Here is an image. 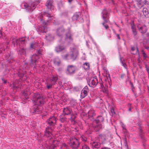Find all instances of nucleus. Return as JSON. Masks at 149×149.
Masks as SVG:
<instances>
[{
	"mask_svg": "<svg viewBox=\"0 0 149 149\" xmlns=\"http://www.w3.org/2000/svg\"><path fill=\"white\" fill-rule=\"evenodd\" d=\"M34 102L36 104H35L32 109H31V112L33 113H40L42 112V108L38 106L43 104L44 102V98L42 96H39L36 97V100L35 99Z\"/></svg>",
	"mask_w": 149,
	"mask_h": 149,
	"instance_id": "1",
	"label": "nucleus"
},
{
	"mask_svg": "<svg viewBox=\"0 0 149 149\" xmlns=\"http://www.w3.org/2000/svg\"><path fill=\"white\" fill-rule=\"evenodd\" d=\"M69 144L72 149H78L79 146L78 139L75 137L70 138Z\"/></svg>",
	"mask_w": 149,
	"mask_h": 149,
	"instance_id": "2",
	"label": "nucleus"
},
{
	"mask_svg": "<svg viewBox=\"0 0 149 149\" xmlns=\"http://www.w3.org/2000/svg\"><path fill=\"white\" fill-rule=\"evenodd\" d=\"M57 120V119L56 117L52 116L47 119L46 123L49 126L53 127L56 125Z\"/></svg>",
	"mask_w": 149,
	"mask_h": 149,
	"instance_id": "3",
	"label": "nucleus"
},
{
	"mask_svg": "<svg viewBox=\"0 0 149 149\" xmlns=\"http://www.w3.org/2000/svg\"><path fill=\"white\" fill-rule=\"evenodd\" d=\"M102 17L104 21V22L102 23V24L105 28L107 29L109 28L108 26L104 25L105 23H108L109 22L108 18V13L107 10H104L102 12Z\"/></svg>",
	"mask_w": 149,
	"mask_h": 149,
	"instance_id": "4",
	"label": "nucleus"
},
{
	"mask_svg": "<svg viewBox=\"0 0 149 149\" xmlns=\"http://www.w3.org/2000/svg\"><path fill=\"white\" fill-rule=\"evenodd\" d=\"M75 70V67L74 65H69L67 67V71L68 74H71L74 73Z\"/></svg>",
	"mask_w": 149,
	"mask_h": 149,
	"instance_id": "5",
	"label": "nucleus"
},
{
	"mask_svg": "<svg viewBox=\"0 0 149 149\" xmlns=\"http://www.w3.org/2000/svg\"><path fill=\"white\" fill-rule=\"evenodd\" d=\"M98 82L97 78L92 77L89 80V85L90 86L94 87L97 85Z\"/></svg>",
	"mask_w": 149,
	"mask_h": 149,
	"instance_id": "6",
	"label": "nucleus"
},
{
	"mask_svg": "<svg viewBox=\"0 0 149 149\" xmlns=\"http://www.w3.org/2000/svg\"><path fill=\"white\" fill-rule=\"evenodd\" d=\"M89 90L87 86H85L82 90L81 94V97L83 98L87 95Z\"/></svg>",
	"mask_w": 149,
	"mask_h": 149,
	"instance_id": "7",
	"label": "nucleus"
},
{
	"mask_svg": "<svg viewBox=\"0 0 149 149\" xmlns=\"http://www.w3.org/2000/svg\"><path fill=\"white\" fill-rule=\"evenodd\" d=\"M60 142L56 140H54L52 144L49 147V149H56V148L58 146Z\"/></svg>",
	"mask_w": 149,
	"mask_h": 149,
	"instance_id": "8",
	"label": "nucleus"
},
{
	"mask_svg": "<svg viewBox=\"0 0 149 149\" xmlns=\"http://www.w3.org/2000/svg\"><path fill=\"white\" fill-rule=\"evenodd\" d=\"M52 130L51 127H46L45 131V135L47 137H51L52 135Z\"/></svg>",
	"mask_w": 149,
	"mask_h": 149,
	"instance_id": "9",
	"label": "nucleus"
},
{
	"mask_svg": "<svg viewBox=\"0 0 149 149\" xmlns=\"http://www.w3.org/2000/svg\"><path fill=\"white\" fill-rule=\"evenodd\" d=\"M139 30L141 33L143 34L146 32L147 30V28L146 26L144 25L139 28Z\"/></svg>",
	"mask_w": 149,
	"mask_h": 149,
	"instance_id": "10",
	"label": "nucleus"
},
{
	"mask_svg": "<svg viewBox=\"0 0 149 149\" xmlns=\"http://www.w3.org/2000/svg\"><path fill=\"white\" fill-rule=\"evenodd\" d=\"M52 3L53 1L52 0H47L46 2V6L48 8L51 9L53 6L52 4Z\"/></svg>",
	"mask_w": 149,
	"mask_h": 149,
	"instance_id": "11",
	"label": "nucleus"
},
{
	"mask_svg": "<svg viewBox=\"0 0 149 149\" xmlns=\"http://www.w3.org/2000/svg\"><path fill=\"white\" fill-rule=\"evenodd\" d=\"M65 48V47L63 46L58 45L56 47L55 51L57 52H59L64 50Z\"/></svg>",
	"mask_w": 149,
	"mask_h": 149,
	"instance_id": "12",
	"label": "nucleus"
},
{
	"mask_svg": "<svg viewBox=\"0 0 149 149\" xmlns=\"http://www.w3.org/2000/svg\"><path fill=\"white\" fill-rule=\"evenodd\" d=\"M100 143L97 142H94L92 143L93 147L96 148H99L100 146Z\"/></svg>",
	"mask_w": 149,
	"mask_h": 149,
	"instance_id": "13",
	"label": "nucleus"
},
{
	"mask_svg": "<svg viewBox=\"0 0 149 149\" xmlns=\"http://www.w3.org/2000/svg\"><path fill=\"white\" fill-rule=\"evenodd\" d=\"M64 29L63 28H60L57 30V35L59 36H62L64 33Z\"/></svg>",
	"mask_w": 149,
	"mask_h": 149,
	"instance_id": "14",
	"label": "nucleus"
},
{
	"mask_svg": "<svg viewBox=\"0 0 149 149\" xmlns=\"http://www.w3.org/2000/svg\"><path fill=\"white\" fill-rule=\"evenodd\" d=\"M143 12L145 17H149V13L148 9L146 8H143Z\"/></svg>",
	"mask_w": 149,
	"mask_h": 149,
	"instance_id": "15",
	"label": "nucleus"
},
{
	"mask_svg": "<svg viewBox=\"0 0 149 149\" xmlns=\"http://www.w3.org/2000/svg\"><path fill=\"white\" fill-rule=\"evenodd\" d=\"M78 54V52L77 51H75L72 52V54L70 56L71 58L73 60L75 59L77 57Z\"/></svg>",
	"mask_w": 149,
	"mask_h": 149,
	"instance_id": "16",
	"label": "nucleus"
},
{
	"mask_svg": "<svg viewBox=\"0 0 149 149\" xmlns=\"http://www.w3.org/2000/svg\"><path fill=\"white\" fill-rule=\"evenodd\" d=\"M38 31L41 33H45L47 31V28L45 27L42 26L38 28Z\"/></svg>",
	"mask_w": 149,
	"mask_h": 149,
	"instance_id": "17",
	"label": "nucleus"
},
{
	"mask_svg": "<svg viewBox=\"0 0 149 149\" xmlns=\"http://www.w3.org/2000/svg\"><path fill=\"white\" fill-rule=\"evenodd\" d=\"M71 111V110L68 109V108H66L64 109L63 110V112L66 115H68L70 114Z\"/></svg>",
	"mask_w": 149,
	"mask_h": 149,
	"instance_id": "18",
	"label": "nucleus"
},
{
	"mask_svg": "<svg viewBox=\"0 0 149 149\" xmlns=\"http://www.w3.org/2000/svg\"><path fill=\"white\" fill-rule=\"evenodd\" d=\"M103 120V118L102 116H100L97 117V119L95 121L97 123H98L100 122H102Z\"/></svg>",
	"mask_w": 149,
	"mask_h": 149,
	"instance_id": "19",
	"label": "nucleus"
},
{
	"mask_svg": "<svg viewBox=\"0 0 149 149\" xmlns=\"http://www.w3.org/2000/svg\"><path fill=\"white\" fill-rule=\"evenodd\" d=\"M88 115L89 117H92L95 116V114L94 110H91L88 112Z\"/></svg>",
	"mask_w": 149,
	"mask_h": 149,
	"instance_id": "20",
	"label": "nucleus"
},
{
	"mask_svg": "<svg viewBox=\"0 0 149 149\" xmlns=\"http://www.w3.org/2000/svg\"><path fill=\"white\" fill-rule=\"evenodd\" d=\"M136 3L138 7L139 8H141L143 7L144 4L143 1L138 2Z\"/></svg>",
	"mask_w": 149,
	"mask_h": 149,
	"instance_id": "21",
	"label": "nucleus"
},
{
	"mask_svg": "<svg viewBox=\"0 0 149 149\" xmlns=\"http://www.w3.org/2000/svg\"><path fill=\"white\" fill-rule=\"evenodd\" d=\"M83 67L84 69L88 70L90 68V64L88 63H85L83 64Z\"/></svg>",
	"mask_w": 149,
	"mask_h": 149,
	"instance_id": "22",
	"label": "nucleus"
},
{
	"mask_svg": "<svg viewBox=\"0 0 149 149\" xmlns=\"http://www.w3.org/2000/svg\"><path fill=\"white\" fill-rule=\"evenodd\" d=\"M54 63L57 65H59L61 63V61L58 59H55L54 61Z\"/></svg>",
	"mask_w": 149,
	"mask_h": 149,
	"instance_id": "23",
	"label": "nucleus"
},
{
	"mask_svg": "<svg viewBox=\"0 0 149 149\" xmlns=\"http://www.w3.org/2000/svg\"><path fill=\"white\" fill-rule=\"evenodd\" d=\"M68 39H69L71 40H72L71 37V35L70 33H67L66 34V39L67 40Z\"/></svg>",
	"mask_w": 149,
	"mask_h": 149,
	"instance_id": "24",
	"label": "nucleus"
},
{
	"mask_svg": "<svg viewBox=\"0 0 149 149\" xmlns=\"http://www.w3.org/2000/svg\"><path fill=\"white\" fill-rule=\"evenodd\" d=\"M142 130L141 129H140V130L139 133H140V136L141 139L143 141L145 140V139L144 136L142 134Z\"/></svg>",
	"mask_w": 149,
	"mask_h": 149,
	"instance_id": "25",
	"label": "nucleus"
},
{
	"mask_svg": "<svg viewBox=\"0 0 149 149\" xmlns=\"http://www.w3.org/2000/svg\"><path fill=\"white\" fill-rule=\"evenodd\" d=\"M58 77L57 76L53 75L52 76V78L51 80L52 81H54L55 82H56L58 80Z\"/></svg>",
	"mask_w": 149,
	"mask_h": 149,
	"instance_id": "26",
	"label": "nucleus"
},
{
	"mask_svg": "<svg viewBox=\"0 0 149 149\" xmlns=\"http://www.w3.org/2000/svg\"><path fill=\"white\" fill-rule=\"evenodd\" d=\"M99 137L104 140H106L107 139L106 136L104 134H101L99 135Z\"/></svg>",
	"mask_w": 149,
	"mask_h": 149,
	"instance_id": "27",
	"label": "nucleus"
},
{
	"mask_svg": "<svg viewBox=\"0 0 149 149\" xmlns=\"http://www.w3.org/2000/svg\"><path fill=\"white\" fill-rule=\"evenodd\" d=\"M25 41V38H24L22 37L21 38H19V39L17 40V43H19V42H22Z\"/></svg>",
	"mask_w": 149,
	"mask_h": 149,
	"instance_id": "28",
	"label": "nucleus"
},
{
	"mask_svg": "<svg viewBox=\"0 0 149 149\" xmlns=\"http://www.w3.org/2000/svg\"><path fill=\"white\" fill-rule=\"evenodd\" d=\"M79 16L78 14H75L73 16V19L74 20H77L79 18Z\"/></svg>",
	"mask_w": 149,
	"mask_h": 149,
	"instance_id": "29",
	"label": "nucleus"
},
{
	"mask_svg": "<svg viewBox=\"0 0 149 149\" xmlns=\"http://www.w3.org/2000/svg\"><path fill=\"white\" fill-rule=\"evenodd\" d=\"M19 52L21 55L25 54L26 53L25 50L24 48H22L19 50Z\"/></svg>",
	"mask_w": 149,
	"mask_h": 149,
	"instance_id": "30",
	"label": "nucleus"
},
{
	"mask_svg": "<svg viewBox=\"0 0 149 149\" xmlns=\"http://www.w3.org/2000/svg\"><path fill=\"white\" fill-rule=\"evenodd\" d=\"M24 7L25 8H27V9L28 10H29L31 8H30V6L28 5L26 3H24Z\"/></svg>",
	"mask_w": 149,
	"mask_h": 149,
	"instance_id": "31",
	"label": "nucleus"
},
{
	"mask_svg": "<svg viewBox=\"0 0 149 149\" xmlns=\"http://www.w3.org/2000/svg\"><path fill=\"white\" fill-rule=\"evenodd\" d=\"M61 149H68V146L65 143H63L61 147Z\"/></svg>",
	"mask_w": 149,
	"mask_h": 149,
	"instance_id": "32",
	"label": "nucleus"
},
{
	"mask_svg": "<svg viewBox=\"0 0 149 149\" xmlns=\"http://www.w3.org/2000/svg\"><path fill=\"white\" fill-rule=\"evenodd\" d=\"M30 8H31L29 10L33 11L35 8V5L34 3H32L30 6Z\"/></svg>",
	"mask_w": 149,
	"mask_h": 149,
	"instance_id": "33",
	"label": "nucleus"
},
{
	"mask_svg": "<svg viewBox=\"0 0 149 149\" xmlns=\"http://www.w3.org/2000/svg\"><path fill=\"white\" fill-rule=\"evenodd\" d=\"M60 120L62 122H64L66 120V118L65 117H63L62 116H61Z\"/></svg>",
	"mask_w": 149,
	"mask_h": 149,
	"instance_id": "34",
	"label": "nucleus"
},
{
	"mask_svg": "<svg viewBox=\"0 0 149 149\" xmlns=\"http://www.w3.org/2000/svg\"><path fill=\"white\" fill-rule=\"evenodd\" d=\"M36 56H37V55H33L32 56V57L31 58V60L32 61V62H33L34 63H35L36 62V59H34V58H35L36 57Z\"/></svg>",
	"mask_w": 149,
	"mask_h": 149,
	"instance_id": "35",
	"label": "nucleus"
},
{
	"mask_svg": "<svg viewBox=\"0 0 149 149\" xmlns=\"http://www.w3.org/2000/svg\"><path fill=\"white\" fill-rule=\"evenodd\" d=\"M77 116L76 114L72 115L70 118V119L74 121V119Z\"/></svg>",
	"mask_w": 149,
	"mask_h": 149,
	"instance_id": "36",
	"label": "nucleus"
},
{
	"mask_svg": "<svg viewBox=\"0 0 149 149\" xmlns=\"http://www.w3.org/2000/svg\"><path fill=\"white\" fill-rule=\"evenodd\" d=\"M82 149H90V148L87 145L84 144L82 146Z\"/></svg>",
	"mask_w": 149,
	"mask_h": 149,
	"instance_id": "37",
	"label": "nucleus"
},
{
	"mask_svg": "<svg viewBox=\"0 0 149 149\" xmlns=\"http://www.w3.org/2000/svg\"><path fill=\"white\" fill-rule=\"evenodd\" d=\"M46 38L47 40H50L52 39L50 35H48L46 36Z\"/></svg>",
	"mask_w": 149,
	"mask_h": 149,
	"instance_id": "38",
	"label": "nucleus"
},
{
	"mask_svg": "<svg viewBox=\"0 0 149 149\" xmlns=\"http://www.w3.org/2000/svg\"><path fill=\"white\" fill-rule=\"evenodd\" d=\"M132 31L133 32V34L134 35V36H136L137 34V32L136 30V29H134V30H132Z\"/></svg>",
	"mask_w": 149,
	"mask_h": 149,
	"instance_id": "39",
	"label": "nucleus"
},
{
	"mask_svg": "<svg viewBox=\"0 0 149 149\" xmlns=\"http://www.w3.org/2000/svg\"><path fill=\"white\" fill-rule=\"evenodd\" d=\"M69 56L68 55L66 54L64 55L63 56V58L65 59H68V57Z\"/></svg>",
	"mask_w": 149,
	"mask_h": 149,
	"instance_id": "40",
	"label": "nucleus"
},
{
	"mask_svg": "<svg viewBox=\"0 0 149 149\" xmlns=\"http://www.w3.org/2000/svg\"><path fill=\"white\" fill-rule=\"evenodd\" d=\"M131 27L132 29V30H134L136 29V27L135 25L133 23L131 24Z\"/></svg>",
	"mask_w": 149,
	"mask_h": 149,
	"instance_id": "41",
	"label": "nucleus"
},
{
	"mask_svg": "<svg viewBox=\"0 0 149 149\" xmlns=\"http://www.w3.org/2000/svg\"><path fill=\"white\" fill-rule=\"evenodd\" d=\"M110 111L112 114H114L115 113V112L114 111V109L113 108H111Z\"/></svg>",
	"mask_w": 149,
	"mask_h": 149,
	"instance_id": "42",
	"label": "nucleus"
},
{
	"mask_svg": "<svg viewBox=\"0 0 149 149\" xmlns=\"http://www.w3.org/2000/svg\"><path fill=\"white\" fill-rule=\"evenodd\" d=\"M136 49V47L134 46H131V51L132 52H134Z\"/></svg>",
	"mask_w": 149,
	"mask_h": 149,
	"instance_id": "43",
	"label": "nucleus"
},
{
	"mask_svg": "<svg viewBox=\"0 0 149 149\" xmlns=\"http://www.w3.org/2000/svg\"><path fill=\"white\" fill-rule=\"evenodd\" d=\"M52 85L51 84H47V88L48 89H49L52 87Z\"/></svg>",
	"mask_w": 149,
	"mask_h": 149,
	"instance_id": "44",
	"label": "nucleus"
},
{
	"mask_svg": "<svg viewBox=\"0 0 149 149\" xmlns=\"http://www.w3.org/2000/svg\"><path fill=\"white\" fill-rule=\"evenodd\" d=\"M81 140L84 141H86L87 140V139L85 137H83V136L81 137Z\"/></svg>",
	"mask_w": 149,
	"mask_h": 149,
	"instance_id": "45",
	"label": "nucleus"
},
{
	"mask_svg": "<svg viewBox=\"0 0 149 149\" xmlns=\"http://www.w3.org/2000/svg\"><path fill=\"white\" fill-rule=\"evenodd\" d=\"M46 16L49 17H52L53 16L51 15L50 14H47L46 15Z\"/></svg>",
	"mask_w": 149,
	"mask_h": 149,
	"instance_id": "46",
	"label": "nucleus"
},
{
	"mask_svg": "<svg viewBox=\"0 0 149 149\" xmlns=\"http://www.w3.org/2000/svg\"><path fill=\"white\" fill-rule=\"evenodd\" d=\"M48 21H47V22H45L43 21L42 22V24L43 25H47L48 24Z\"/></svg>",
	"mask_w": 149,
	"mask_h": 149,
	"instance_id": "47",
	"label": "nucleus"
},
{
	"mask_svg": "<svg viewBox=\"0 0 149 149\" xmlns=\"http://www.w3.org/2000/svg\"><path fill=\"white\" fill-rule=\"evenodd\" d=\"M145 66H146V70H147L148 72V74H149V68L147 66V65L146 64L145 65Z\"/></svg>",
	"mask_w": 149,
	"mask_h": 149,
	"instance_id": "48",
	"label": "nucleus"
},
{
	"mask_svg": "<svg viewBox=\"0 0 149 149\" xmlns=\"http://www.w3.org/2000/svg\"><path fill=\"white\" fill-rule=\"evenodd\" d=\"M145 3L147 4H149V0H145Z\"/></svg>",
	"mask_w": 149,
	"mask_h": 149,
	"instance_id": "49",
	"label": "nucleus"
},
{
	"mask_svg": "<svg viewBox=\"0 0 149 149\" xmlns=\"http://www.w3.org/2000/svg\"><path fill=\"white\" fill-rule=\"evenodd\" d=\"M101 149H111L110 148L104 147L101 148Z\"/></svg>",
	"mask_w": 149,
	"mask_h": 149,
	"instance_id": "50",
	"label": "nucleus"
},
{
	"mask_svg": "<svg viewBox=\"0 0 149 149\" xmlns=\"http://www.w3.org/2000/svg\"><path fill=\"white\" fill-rule=\"evenodd\" d=\"M116 36H117V38L119 40H120V37L119 35L118 34H116Z\"/></svg>",
	"mask_w": 149,
	"mask_h": 149,
	"instance_id": "51",
	"label": "nucleus"
},
{
	"mask_svg": "<svg viewBox=\"0 0 149 149\" xmlns=\"http://www.w3.org/2000/svg\"><path fill=\"white\" fill-rule=\"evenodd\" d=\"M27 94V95H28V94H30V92H28V93H26L25 92L24 93H23V95L25 96L26 95V96L27 95H26V94Z\"/></svg>",
	"mask_w": 149,
	"mask_h": 149,
	"instance_id": "52",
	"label": "nucleus"
},
{
	"mask_svg": "<svg viewBox=\"0 0 149 149\" xmlns=\"http://www.w3.org/2000/svg\"><path fill=\"white\" fill-rule=\"evenodd\" d=\"M143 56L144 57L146 58L147 57V55L144 52L143 53Z\"/></svg>",
	"mask_w": 149,
	"mask_h": 149,
	"instance_id": "53",
	"label": "nucleus"
},
{
	"mask_svg": "<svg viewBox=\"0 0 149 149\" xmlns=\"http://www.w3.org/2000/svg\"><path fill=\"white\" fill-rule=\"evenodd\" d=\"M122 65L124 66V67H125V68H126V67L125 66V63H123V62H122Z\"/></svg>",
	"mask_w": 149,
	"mask_h": 149,
	"instance_id": "54",
	"label": "nucleus"
},
{
	"mask_svg": "<svg viewBox=\"0 0 149 149\" xmlns=\"http://www.w3.org/2000/svg\"><path fill=\"white\" fill-rule=\"evenodd\" d=\"M139 50L138 49L137 47H136V54L138 53L139 54Z\"/></svg>",
	"mask_w": 149,
	"mask_h": 149,
	"instance_id": "55",
	"label": "nucleus"
},
{
	"mask_svg": "<svg viewBox=\"0 0 149 149\" xmlns=\"http://www.w3.org/2000/svg\"><path fill=\"white\" fill-rule=\"evenodd\" d=\"M136 3L143 1L142 0H136Z\"/></svg>",
	"mask_w": 149,
	"mask_h": 149,
	"instance_id": "56",
	"label": "nucleus"
},
{
	"mask_svg": "<svg viewBox=\"0 0 149 149\" xmlns=\"http://www.w3.org/2000/svg\"><path fill=\"white\" fill-rule=\"evenodd\" d=\"M38 54H39L41 55V53L40 50H38Z\"/></svg>",
	"mask_w": 149,
	"mask_h": 149,
	"instance_id": "57",
	"label": "nucleus"
},
{
	"mask_svg": "<svg viewBox=\"0 0 149 149\" xmlns=\"http://www.w3.org/2000/svg\"><path fill=\"white\" fill-rule=\"evenodd\" d=\"M124 76V74H122L121 75V78H123Z\"/></svg>",
	"mask_w": 149,
	"mask_h": 149,
	"instance_id": "58",
	"label": "nucleus"
},
{
	"mask_svg": "<svg viewBox=\"0 0 149 149\" xmlns=\"http://www.w3.org/2000/svg\"><path fill=\"white\" fill-rule=\"evenodd\" d=\"M33 43L31 44V47L32 48H33Z\"/></svg>",
	"mask_w": 149,
	"mask_h": 149,
	"instance_id": "59",
	"label": "nucleus"
},
{
	"mask_svg": "<svg viewBox=\"0 0 149 149\" xmlns=\"http://www.w3.org/2000/svg\"><path fill=\"white\" fill-rule=\"evenodd\" d=\"M103 91L104 92H105L107 93V91H106V90H105L104 91Z\"/></svg>",
	"mask_w": 149,
	"mask_h": 149,
	"instance_id": "60",
	"label": "nucleus"
},
{
	"mask_svg": "<svg viewBox=\"0 0 149 149\" xmlns=\"http://www.w3.org/2000/svg\"><path fill=\"white\" fill-rule=\"evenodd\" d=\"M72 1V0H68V2L70 3Z\"/></svg>",
	"mask_w": 149,
	"mask_h": 149,
	"instance_id": "61",
	"label": "nucleus"
},
{
	"mask_svg": "<svg viewBox=\"0 0 149 149\" xmlns=\"http://www.w3.org/2000/svg\"><path fill=\"white\" fill-rule=\"evenodd\" d=\"M2 33H1V32L0 31V35H1V36H2Z\"/></svg>",
	"mask_w": 149,
	"mask_h": 149,
	"instance_id": "62",
	"label": "nucleus"
},
{
	"mask_svg": "<svg viewBox=\"0 0 149 149\" xmlns=\"http://www.w3.org/2000/svg\"><path fill=\"white\" fill-rule=\"evenodd\" d=\"M131 108H130L129 109V111H131Z\"/></svg>",
	"mask_w": 149,
	"mask_h": 149,
	"instance_id": "63",
	"label": "nucleus"
},
{
	"mask_svg": "<svg viewBox=\"0 0 149 149\" xmlns=\"http://www.w3.org/2000/svg\"><path fill=\"white\" fill-rule=\"evenodd\" d=\"M116 24V25L118 27H119V26H118V25Z\"/></svg>",
	"mask_w": 149,
	"mask_h": 149,
	"instance_id": "64",
	"label": "nucleus"
}]
</instances>
